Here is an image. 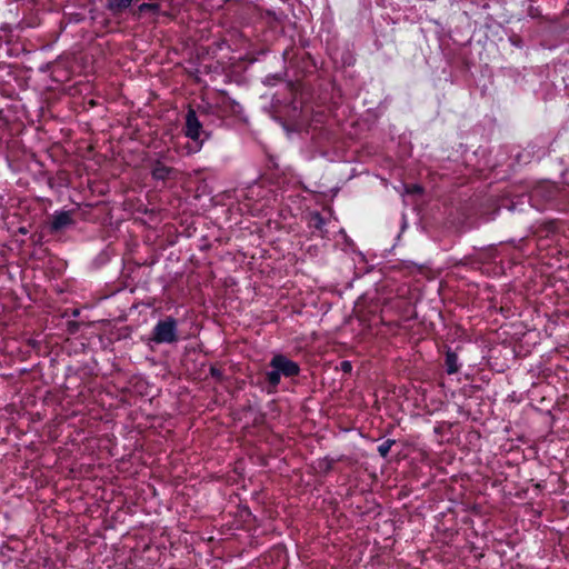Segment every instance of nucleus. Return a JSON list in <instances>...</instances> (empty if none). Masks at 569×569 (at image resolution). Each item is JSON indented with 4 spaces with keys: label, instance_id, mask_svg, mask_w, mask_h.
I'll return each mask as SVG.
<instances>
[{
    "label": "nucleus",
    "instance_id": "f257e3e1",
    "mask_svg": "<svg viewBox=\"0 0 569 569\" xmlns=\"http://www.w3.org/2000/svg\"><path fill=\"white\" fill-rule=\"evenodd\" d=\"M269 366L271 370L266 372V378L272 388L278 387L281 377L291 378L298 376L300 372L299 365L281 353L274 355Z\"/></svg>",
    "mask_w": 569,
    "mask_h": 569
},
{
    "label": "nucleus",
    "instance_id": "f03ea898",
    "mask_svg": "<svg viewBox=\"0 0 569 569\" xmlns=\"http://www.w3.org/2000/svg\"><path fill=\"white\" fill-rule=\"evenodd\" d=\"M150 340L158 345L178 342V321L173 317H166L159 320L151 331Z\"/></svg>",
    "mask_w": 569,
    "mask_h": 569
},
{
    "label": "nucleus",
    "instance_id": "7ed1b4c3",
    "mask_svg": "<svg viewBox=\"0 0 569 569\" xmlns=\"http://www.w3.org/2000/svg\"><path fill=\"white\" fill-rule=\"evenodd\" d=\"M202 123L199 121L198 116L193 109H189L186 114L184 134L192 141L198 142V150L201 148L203 140Z\"/></svg>",
    "mask_w": 569,
    "mask_h": 569
},
{
    "label": "nucleus",
    "instance_id": "20e7f679",
    "mask_svg": "<svg viewBox=\"0 0 569 569\" xmlns=\"http://www.w3.org/2000/svg\"><path fill=\"white\" fill-rule=\"evenodd\" d=\"M74 220L72 219V213L70 211H56L52 214L50 229L51 231L57 232L72 226Z\"/></svg>",
    "mask_w": 569,
    "mask_h": 569
},
{
    "label": "nucleus",
    "instance_id": "39448f33",
    "mask_svg": "<svg viewBox=\"0 0 569 569\" xmlns=\"http://www.w3.org/2000/svg\"><path fill=\"white\" fill-rule=\"evenodd\" d=\"M173 172L174 170L172 168L161 161H156L151 170L152 178L161 181L169 179Z\"/></svg>",
    "mask_w": 569,
    "mask_h": 569
},
{
    "label": "nucleus",
    "instance_id": "423d86ee",
    "mask_svg": "<svg viewBox=\"0 0 569 569\" xmlns=\"http://www.w3.org/2000/svg\"><path fill=\"white\" fill-rule=\"evenodd\" d=\"M460 369V365L458 363L457 355L448 350L446 353V371L448 375L457 373Z\"/></svg>",
    "mask_w": 569,
    "mask_h": 569
},
{
    "label": "nucleus",
    "instance_id": "0eeeda50",
    "mask_svg": "<svg viewBox=\"0 0 569 569\" xmlns=\"http://www.w3.org/2000/svg\"><path fill=\"white\" fill-rule=\"evenodd\" d=\"M133 0H108L107 7L110 11L119 13L128 9Z\"/></svg>",
    "mask_w": 569,
    "mask_h": 569
},
{
    "label": "nucleus",
    "instance_id": "6e6552de",
    "mask_svg": "<svg viewBox=\"0 0 569 569\" xmlns=\"http://www.w3.org/2000/svg\"><path fill=\"white\" fill-rule=\"evenodd\" d=\"M138 11L140 13L150 11L153 14H158L160 12V4L156 2H143L138 7Z\"/></svg>",
    "mask_w": 569,
    "mask_h": 569
},
{
    "label": "nucleus",
    "instance_id": "1a4fd4ad",
    "mask_svg": "<svg viewBox=\"0 0 569 569\" xmlns=\"http://www.w3.org/2000/svg\"><path fill=\"white\" fill-rule=\"evenodd\" d=\"M395 442L396 441L393 439H387L386 441H383L380 446H378L379 455L382 458H387L390 452V449L395 445Z\"/></svg>",
    "mask_w": 569,
    "mask_h": 569
},
{
    "label": "nucleus",
    "instance_id": "9d476101",
    "mask_svg": "<svg viewBox=\"0 0 569 569\" xmlns=\"http://www.w3.org/2000/svg\"><path fill=\"white\" fill-rule=\"evenodd\" d=\"M311 220L313 222V227L318 230H321L325 226V219L321 217L319 212H315L311 216Z\"/></svg>",
    "mask_w": 569,
    "mask_h": 569
},
{
    "label": "nucleus",
    "instance_id": "9b49d317",
    "mask_svg": "<svg viewBox=\"0 0 569 569\" xmlns=\"http://www.w3.org/2000/svg\"><path fill=\"white\" fill-rule=\"evenodd\" d=\"M341 367H342V370H343V371H349V370H351V363H350V362H348V361H343V362L341 363Z\"/></svg>",
    "mask_w": 569,
    "mask_h": 569
},
{
    "label": "nucleus",
    "instance_id": "f8f14e48",
    "mask_svg": "<svg viewBox=\"0 0 569 569\" xmlns=\"http://www.w3.org/2000/svg\"><path fill=\"white\" fill-rule=\"evenodd\" d=\"M410 191H412V192H421L422 189H421V187L415 184V186H412V189Z\"/></svg>",
    "mask_w": 569,
    "mask_h": 569
}]
</instances>
